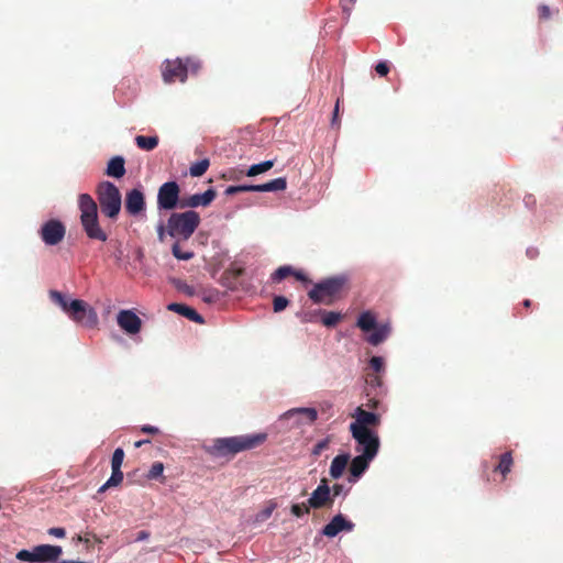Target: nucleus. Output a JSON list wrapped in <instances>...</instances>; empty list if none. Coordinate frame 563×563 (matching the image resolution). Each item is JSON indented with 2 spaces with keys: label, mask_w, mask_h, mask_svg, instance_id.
I'll return each instance as SVG.
<instances>
[{
  "label": "nucleus",
  "mask_w": 563,
  "mask_h": 563,
  "mask_svg": "<svg viewBox=\"0 0 563 563\" xmlns=\"http://www.w3.org/2000/svg\"><path fill=\"white\" fill-rule=\"evenodd\" d=\"M351 416L354 421L350 424V430H371L372 427L380 423L378 413L367 411L362 406L357 407Z\"/></svg>",
  "instance_id": "obj_13"
},
{
  "label": "nucleus",
  "mask_w": 563,
  "mask_h": 563,
  "mask_svg": "<svg viewBox=\"0 0 563 563\" xmlns=\"http://www.w3.org/2000/svg\"><path fill=\"white\" fill-rule=\"evenodd\" d=\"M66 234L65 225L56 219H51L46 221L41 230L40 236L46 245H57L59 244Z\"/></svg>",
  "instance_id": "obj_10"
},
{
  "label": "nucleus",
  "mask_w": 563,
  "mask_h": 563,
  "mask_svg": "<svg viewBox=\"0 0 563 563\" xmlns=\"http://www.w3.org/2000/svg\"><path fill=\"white\" fill-rule=\"evenodd\" d=\"M355 0H341V7L343 12L349 16L351 8Z\"/></svg>",
  "instance_id": "obj_46"
},
{
  "label": "nucleus",
  "mask_w": 563,
  "mask_h": 563,
  "mask_svg": "<svg viewBox=\"0 0 563 563\" xmlns=\"http://www.w3.org/2000/svg\"><path fill=\"white\" fill-rule=\"evenodd\" d=\"M356 325L363 332L374 331L366 340L369 344L375 346L383 343L390 333L389 324H377L376 316L369 310L364 311L358 316Z\"/></svg>",
  "instance_id": "obj_6"
},
{
  "label": "nucleus",
  "mask_w": 563,
  "mask_h": 563,
  "mask_svg": "<svg viewBox=\"0 0 563 563\" xmlns=\"http://www.w3.org/2000/svg\"><path fill=\"white\" fill-rule=\"evenodd\" d=\"M123 459L124 451L121 448L115 449L111 459V467L121 470Z\"/></svg>",
  "instance_id": "obj_37"
},
{
  "label": "nucleus",
  "mask_w": 563,
  "mask_h": 563,
  "mask_svg": "<svg viewBox=\"0 0 563 563\" xmlns=\"http://www.w3.org/2000/svg\"><path fill=\"white\" fill-rule=\"evenodd\" d=\"M166 229H167V223H166V224L159 223V224L157 225V236H158V240H159L161 242H163V241H164V239H165V234H167Z\"/></svg>",
  "instance_id": "obj_47"
},
{
  "label": "nucleus",
  "mask_w": 563,
  "mask_h": 563,
  "mask_svg": "<svg viewBox=\"0 0 563 563\" xmlns=\"http://www.w3.org/2000/svg\"><path fill=\"white\" fill-rule=\"evenodd\" d=\"M49 298L51 300L62 308V310L68 316L70 313L69 302H71L74 299L67 297L66 295L62 294L58 290H51L49 291Z\"/></svg>",
  "instance_id": "obj_25"
},
{
  "label": "nucleus",
  "mask_w": 563,
  "mask_h": 563,
  "mask_svg": "<svg viewBox=\"0 0 563 563\" xmlns=\"http://www.w3.org/2000/svg\"><path fill=\"white\" fill-rule=\"evenodd\" d=\"M162 77L165 84L186 81V69L183 66V58L166 59L162 64Z\"/></svg>",
  "instance_id": "obj_11"
},
{
  "label": "nucleus",
  "mask_w": 563,
  "mask_h": 563,
  "mask_svg": "<svg viewBox=\"0 0 563 563\" xmlns=\"http://www.w3.org/2000/svg\"><path fill=\"white\" fill-rule=\"evenodd\" d=\"M214 298H216V295H209V296H205V297H203V300H205V301H208V302H211V301H213V300H214Z\"/></svg>",
  "instance_id": "obj_57"
},
{
  "label": "nucleus",
  "mask_w": 563,
  "mask_h": 563,
  "mask_svg": "<svg viewBox=\"0 0 563 563\" xmlns=\"http://www.w3.org/2000/svg\"><path fill=\"white\" fill-rule=\"evenodd\" d=\"M48 534L56 537V538H64L66 532H65L64 528L55 527V528H51L48 530Z\"/></svg>",
  "instance_id": "obj_45"
},
{
  "label": "nucleus",
  "mask_w": 563,
  "mask_h": 563,
  "mask_svg": "<svg viewBox=\"0 0 563 563\" xmlns=\"http://www.w3.org/2000/svg\"><path fill=\"white\" fill-rule=\"evenodd\" d=\"M16 559L20 561L35 562V548L32 551L21 550L16 554Z\"/></svg>",
  "instance_id": "obj_41"
},
{
  "label": "nucleus",
  "mask_w": 563,
  "mask_h": 563,
  "mask_svg": "<svg viewBox=\"0 0 563 563\" xmlns=\"http://www.w3.org/2000/svg\"><path fill=\"white\" fill-rule=\"evenodd\" d=\"M538 14L540 20H549L551 18V10L548 5L541 4L538 8Z\"/></svg>",
  "instance_id": "obj_43"
},
{
  "label": "nucleus",
  "mask_w": 563,
  "mask_h": 563,
  "mask_svg": "<svg viewBox=\"0 0 563 563\" xmlns=\"http://www.w3.org/2000/svg\"><path fill=\"white\" fill-rule=\"evenodd\" d=\"M267 440V433L260 432L236 437L218 438L207 452L214 457H233L240 452L258 448Z\"/></svg>",
  "instance_id": "obj_1"
},
{
  "label": "nucleus",
  "mask_w": 563,
  "mask_h": 563,
  "mask_svg": "<svg viewBox=\"0 0 563 563\" xmlns=\"http://www.w3.org/2000/svg\"><path fill=\"white\" fill-rule=\"evenodd\" d=\"M122 481H123L122 471L118 470V468H112V474H111L110 478L102 486L99 487L98 493L102 494L111 487L119 486L122 483Z\"/></svg>",
  "instance_id": "obj_28"
},
{
  "label": "nucleus",
  "mask_w": 563,
  "mask_h": 563,
  "mask_svg": "<svg viewBox=\"0 0 563 563\" xmlns=\"http://www.w3.org/2000/svg\"><path fill=\"white\" fill-rule=\"evenodd\" d=\"M369 383H371L372 385H377V386H379V385H380V378H379V376L374 375L373 377H371V378H369Z\"/></svg>",
  "instance_id": "obj_55"
},
{
  "label": "nucleus",
  "mask_w": 563,
  "mask_h": 563,
  "mask_svg": "<svg viewBox=\"0 0 563 563\" xmlns=\"http://www.w3.org/2000/svg\"><path fill=\"white\" fill-rule=\"evenodd\" d=\"M331 488V496H333V499L338 496H340L343 492V485L342 484H334Z\"/></svg>",
  "instance_id": "obj_48"
},
{
  "label": "nucleus",
  "mask_w": 563,
  "mask_h": 563,
  "mask_svg": "<svg viewBox=\"0 0 563 563\" xmlns=\"http://www.w3.org/2000/svg\"><path fill=\"white\" fill-rule=\"evenodd\" d=\"M354 523L347 520L343 515L334 516L329 523L322 528V534L328 538H334L342 531H352Z\"/></svg>",
  "instance_id": "obj_17"
},
{
  "label": "nucleus",
  "mask_w": 563,
  "mask_h": 563,
  "mask_svg": "<svg viewBox=\"0 0 563 563\" xmlns=\"http://www.w3.org/2000/svg\"><path fill=\"white\" fill-rule=\"evenodd\" d=\"M210 162L208 158H203L195 164H192L189 168V173L192 177L202 176L209 168Z\"/></svg>",
  "instance_id": "obj_31"
},
{
  "label": "nucleus",
  "mask_w": 563,
  "mask_h": 563,
  "mask_svg": "<svg viewBox=\"0 0 563 563\" xmlns=\"http://www.w3.org/2000/svg\"><path fill=\"white\" fill-rule=\"evenodd\" d=\"M118 325L128 334H137L142 329L141 318L130 309L119 311L117 316Z\"/></svg>",
  "instance_id": "obj_15"
},
{
  "label": "nucleus",
  "mask_w": 563,
  "mask_h": 563,
  "mask_svg": "<svg viewBox=\"0 0 563 563\" xmlns=\"http://www.w3.org/2000/svg\"><path fill=\"white\" fill-rule=\"evenodd\" d=\"M339 106H340V99L336 100L334 110H333V117H332V125L339 124Z\"/></svg>",
  "instance_id": "obj_50"
},
{
  "label": "nucleus",
  "mask_w": 563,
  "mask_h": 563,
  "mask_svg": "<svg viewBox=\"0 0 563 563\" xmlns=\"http://www.w3.org/2000/svg\"><path fill=\"white\" fill-rule=\"evenodd\" d=\"M318 418V412L314 408H292L280 416V420H294V424L299 427L301 424H311Z\"/></svg>",
  "instance_id": "obj_14"
},
{
  "label": "nucleus",
  "mask_w": 563,
  "mask_h": 563,
  "mask_svg": "<svg viewBox=\"0 0 563 563\" xmlns=\"http://www.w3.org/2000/svg\"><path fill=\"white\" fill-rule=\"evenodd\" d=\"M333 496L327 478L320 481L319 486L312 492L308 505L313 509L329 508L333 505Z\"/></svg>",
  "instance_id": "obj_12"
},
{
  "label": "nucleus",
  "mask_w": 563,
  "mask_h": 563,
  "mask_svg": "<svg viewBox=\"0 0 563 563\" xmlns=\"http://www.w3.org/2000/svg\"><path fill=\"white\" fill-rule=\"evenodd\" d=\"M142 432L144 433H151V434H156L159 432L158 428L156 427H153V426H144L142 428Z\"/></svg>",
  "instance_id": "obj_51"
},
{
  "label": "nucleus",
  "mask_w": 563,
  "mask_h": 563,
  "mask_svg": "<svg viewBox=\"0 0 563 563\" xmlns=\"http://www.w3.org/2000/svg\"><path fill=\"white\" fill-rule=\"evenodd\" d=\"M80 209V222L87 236L91 240L106 242L107 232L100 227L98 219V206L88 194H81L78 198Z\"/></svg>",
  "instance_id": "obj_2"
},
{
  "label": "nucleus",
  "mask_w": 563,
  "mask_h": 563,
  "mask_svg": "<svg viewBox=\"0 0 563 563\" xmlns=\"http://www.w3.org/2000/svg\"><path fill=\"white\" fill-rule=\"evenodd\" d=\"M356 442L355 451L368 457H375L379 450L378 434L373 430H350Z\"/></svg>",
  "instance_id": "obj_8"
},
{
  "label": "nucleus",
  "mask_w": 563,
  "mask_h": 563,
  "mask_svg": "<svg viewBox=\"0 0 563 563\" xmlns=\"http://www.w3.org/2000/svg\"><path fill=\"white\" fill-rule=\"evenodd\" d=\"M246 191H252L251 185L229 186L224 192H225V195L230 196V195H234L238 192H246Z\"/></svg>",
  "instance_id": "obj_42"
},
{
  "label": "nucleus",
  "mask_w": 563,
  "mask_h": 563,
  "mask_svg": "<svg viewBox=\"0 0 563 563\" xmlns=\"http://www.w3.org/2000/svg\"><path fill=\"white\" fill-rule=\"evenodd\" d=\"M148 440H140L134 443L135 448H141L143 444L148 443Z\"/></svg>",
  "instance_id": "obj_56"
},
{
  "label": "nucleus",
  "mask_w": 563,
  "mask_h": 563,
  "mask_svg": "<svg viewBox=\"0 0 563 563\" xmlns=\"http://www.w3.org/2000/svg\"><path fill=\"white\" fill-rule=\"evenodd\" d=\"M341 314L334 311H322V324L331 328L336 325V323L341 320Z\"/></svg>",
  "instance_id": "obj_33"
},
{
  "label": "nucleus",
  "mask_w": 563,
  "mask_h": 563,
  "mask_svg": "<svg viewBox=\"0 0 563 563\" xmlns=\"http://www.w3.org/2000/svg\"><path fill=\"white\" fill-rule=\"evenodd\" d=\"M512 464V454L508 451L499 456V463L495 466L494 472H498L503 477H506V475L511 471Z\"/></svg>",
  "instance_id": "obj_26"
},
{
  "label": "nucleus",
  "mask_w": 563,
  "mask_h": 563,
  "mask_svg": "<svg viewBox=\"0 0 563 563\" xmlns=\"http://www.w3.org/2000/svg\"><path fill=\"white\" fill-rule=\"evenodd\" d=\"M294 268L291 266H280L272 274V280L279 283L288 276H291Z\"/></svg>",
  "instance_id": "obj_34"
},
{
  "label": "nucleus",
  "mask_w": 563,
  "mask_h": 563,
  "mask_svg": "<svg viewBox=\"0 0 563 563\" xmlns=\"http://www.w3.org/2000/svg\"><path fill=\"white\" fill-rule=\"evenodd\" d=\"M310 508H311V507L308 505V501H307V503H301V504H294V505H291V507H290V512H291L295 517L300 518V517H302L303 515L309 514Z\"/></svg>",
  "instance_id": "obj_36"
},
{
  "label": "nucleus",
  "mask_w": 563,
  "mask_h": 563,
  "mask_svg": "<svg viewBox=\"0 0 563 563\" xmlns=\"http://www.w3.org/2000/svg\"><path fill=\"white\" fill-rule=\"evenodd\" d=\"M217 192L213 189H208L203 194H195L189 197H184L180 200V209L207 207L216 198Z\"/></svg>",
  "instance_id": "obj_18"
},
{
  "label": "nucleus",
  "mask_w": 563,
  "mask_h": 563,
  "mask_svg": "<svg viewBox=\"0 0 563 563\" xmlns=\"http://www.w3.org/2000/svg\"><path fill=\"white\" fill-rule=\"evenodd\" d=\"M183 66L186 69V78L189 74L197 75L202 68L201 60L196 56H188L183 58Z\"/></svg>",
  "instance_id": "obj_27"
},
{
  "label": "nucleus",
  "mask_w": 563,
  "mask_h": 563,
  "mask_svg": "<svg viewBox=\"0 0 563 563\" xmlns=\"http://www.w3.org/2000/svg\"><path fill=\"white\" fill-rule=\"evenodd\" d=\"M378 404L379 401L377 399H369L366 404V407H368L369 409H376L378 407Z\"/></svg>",
  "instance_id": "obj_53"
},
{
  "label": "nucleus",
  "mask_w": 563,
  "mask_h": 563,
  "mask_svg": "<svg viewBox=\"0 0 563 563\" xmlns=\"http://www.w3.org/2000/svg\"><path fill=\"white\" fill-rule=\"evenodd\" d=\"M289 300L284 296H276L273 300V309L275 312H280L288 306Z\"/></svg>",
  "instance_id": "obj_38"
},
{
  "label": "nucleus",
  "mask_w": 563,
  "mask_h": 563,
  "mask_svg": "<svg viewBox=\"0 0 563 563\" xmlns=\"http://www.w3.org/2000/svg\"><path fill=\"white\" fill-rule=\"evenodd\" d=\"M291 276H294L297 280H300L302 283H310L309 278L300 271L294 269V273Z\"/></svg>",
  "instance_id": "obj_49"
},
{
  "label": "nucleus",
  "mask_w": 563,
  "mask_h": 563,
  "mask_svg": "<svg viewBox=\"0 0 563 563\" xmlns=\"http://www.w3.org/2000/svg\"><path fill=\"white\" fill-rule=\"evenodd\" d=\"M273 166H274L273 161H265L260 164H254L249 168V170L246 172V175L249 177L257 176L262 173L269 170Z\"/></svg>",
  "instance_id": "obj_30"
},
{
  "label": "nucleus",
  "mask_w": 563,
  "mask_h": 563,
  "mask_svg": "<svg viewBox=\"0 0 563 563\" xmlns=\"http://www.w3.org/2000/svg\"><path fill=\"white\" fill-rule=\"evenodd\" d=\"M273 509H274V507H268V508L264 509V510L262 511V517H263V518H268V517H271V515H272V512H273Z\"/></svg>",
  "instance_id": "obj_54"
},
{
  "label": "nucleus",
  "mask_w": 563,
  "mask_h": 563,
  "mask_svg": "<svg viewBox=\"0 0 563 563\" xmlns=\"http://www.w3.org/2000/svg\"><path fill=\"white\" fill-rule=\"evenodd\" d=\"M97 198L101 212L110 219H117L122 205L119 188L110 181H102L97 187Z\"/></svg>",
  "instance_id": "obj_5"
},
{
  "label": "nucleus",
  "mask_w": 563,
  "mask_h": 563,
  "mask_svg": "<svg viewBox=\"0 0 563 563\" xmlns=\"http://www.w3.org/2000/svg\"><path fill=\"white\" fill-rule=\"evenodd\" d=\"M375 457H368L366 455L360 454L352 459L349 467L350 476L349 482L355 483L357 479L365 473V471L368 468L369 463Z\"/></svg>",
  "instance_id": "obj_19"
},
{
  "label": "nucleus",
  "mask_w": 563,
  "mask_h": 563,
  "mask_svg": "<svg viewBox=\"0 0 563 563\" xmlns=\"http://www.w3.org/2000/svg\"><path fill=\"white\" fill-rule=\"evenodd\" d=\"M150 538V532L145 530H141L137 532L135 541H143Z\"/></svg>",
  "instance_id": "obj_52"
},
{
  "label": "nucleus",
  "mask_w": 563,
  "mask_h": 563,
  "mask_svg": "<svg viewBox=\"0 0 563 563\" xmlns=\"http://www.w3.org/2000/svg\"><path fill=\"white\" fill-rule=\"evenodd\" d=\"M125 210L131 216H139L145 210V197L141 189L133 188L125 195Z\"/></svg>",
  "instance_id": "obj_16"
},
{
  "label": "nucleus",
  "mask_w": 563,
  "mask_h": 563,
  "mask_svg": "<svg viewBox=\"0 0 563 563\" xmlns=\"http://www.w3.org/2000/svg\"><path fill=\"white\" fill-rule=\"evenodd\" d=\"M522 305H523L526 308H529V307L531 306V300L526 299V300H523Z\"/></svg>",
  "instance_id": "obj_58"
},
{
  "label": "nucleus",
  "mask_w": 563,
  "mask_h": 563,
  "mask_svg": "<svg viewBox=\"0 0 563 563\" xmlns=\"http://www.w3.org/2000/svg\"><path fill=\"white\" fill-rule=\"evenodd\" d=\"M201 222L200 216L194 210L173 212L167 220V234L176 241H187Z\"/></svg>",
  "instance_id": "obj_3"
},
{
  "label": "nucleus",
  "mask_w": 563,
  "mask_h": 563,
  "mask_svg": "<svg viewBox=\"0 0 563 563\" xmlns=\"http://www.w3.org/2000/svg\"><path fill=\"white\" fill-rule=\"evenodd\" d=\"M369 368L373 369L376 374L384 371V360L380 356H373L369 360Z\"/></svg>",
  "instance_id": "obj_39"
},
{
  "label": "nucleus",
  "mask_w": 563,
  "mask_h": 563,
  "mask_svg": "<svg viewBox=\"0 0 563 563\" xmlns=\"http://www.w3.org/2000/svg\"><path fill=\"white\" fill-rule=\"evenodd\" d=\"M180 187L176 181L164 183L157 192V207L159 210H174L180 208Z\"/></svg>",
  "instance_id": "obj_9"
},
{
  "label": "nucleus",
  "mask_w": 563,
  "mask_h": 563,
  "mask_svg": "<svg viewBox=\"0 0 563 563\" xmlns=\"http://www.w3.org/2000/svg\"><path fill=\"white\" fill-rule=\"evenodd\" d=\"M347 278L343 275L333 276L316 284L308 296L314 303L331 305L345 286Z\"/></svg>",
  "instance_id": "obj_4"
},
{
  "label": "nucleus",
  "mask_w": 563,
  "mask_h": 563,
  "mask_svg": "<svg viewBox=\"0 0 563 563\" xmlns=\"http://www.w3.org/2000/svg\"><path fill=\"white\" fill-rule=\"evenodd\" d=\"M287 187L286 178L279 177L262 185H251L252 191L268 192L282 191Z\"/></svg>",
  "instance_id": "obj_24"
},
{
  "label": "nucleus",
  "mask_w": 563,
  "mask_h": 563,
  "mask_svg": "<svg viewBox=\"0 0 563 563\" xmlns=\"http://www.w3.org/2000/svg\"><path fill=\"white\" fill-rule=\"evenodd\" d=\"M181 241H175L172 246L173 255L179 261H189L195 256L192 251H183L180 246Z\"/></svg>",
  "instance_id": "obj_32"
},
{
  "label": "nucleus",
  "mask_w": 563,
  "mask_h": 563,
  "mask_svg": "<svg viewBox=\"0 0 563 563\" xmlns=\"http://www.w3.org/2000/svg\"><path fill=\"white\" fill-rule=\"evenodd\" d=\"M135 143L137 147H140L143 151H153L158 145V137L137 135L135 137Z\"/></svg>",
  "instance_id": "obj_29"
},
{
  "label": "nucleus",
  "mask_w": 563,
  "mask_h": 563,
  "mask_svg": "<svg viewBox=\"0 0 563 563\" xmlns=\"http://www.w3.org/2000/svg\"><path fill=\"white\" fill-rule=\"evenodd\" d=\"M70 313L69 319L74 322L86 327L95 328L98 324V314L96 310L81 299H74L69 302Z\"/></svg>",
  "instance_id": "obj_7"
},
{
  "label": "nucleus",
  "mask_w": 563,
  "mask_h": 563,
  "mask_svg": "<svg viewBox=\"0 0 563 563\" xmlns=\"http://www.w3.org/2000/svg\"><path fill=\"white\" fill-rule=\"evenodd\" d=\"M330 445V439L325 438L319 441L312 449V455L319 456L324 450H327Z\"/></svg>",
  "instance_id": "obj_40"
},
{
  "label": "nucleus",
  "mask_w": 563,
  "mask_h": 563,
  "mask_svg": "<svg viewBox=\"0 0 563 563\" xmlns=\"http://www.w3.org/2000/svg\"><path fill=\"white\" fill-rule=\"evenodd\" d=\"M125 162L122 156L112 157L107 165L106 175L109 177L121 178L125 175Z\"/></svg>",
  "instance_id": "obj_23"
},
{
  "label": "nucleus",
  "mask_w": 563,
  "mask_h": 563,
  "mask_svg": "<svg viewBox=\"0 0 563 563\" xmlns=\"http://www.w3.org/2000/svg\"><path fill=\"white\" fill-rule=\"evenodd\" d=\"M375 70L379 76H386L389 73V66L386 62H379L375 66Z\"/></svg>",
  "instance_id": "obj_44"
},
{
  "label": "nucleus",
  "mask_w": 563,
  "mask_h": 563,
  "mask_svg": "<svg viewBox=\"0 0 563 563\" xmlns=\"http://www.w3.org/2000/svg\"><path fill=\"white\" fill-rule=\"evenodd\" d=\"M167 309L169 311L177 312L196 323L202 324L205 322L203 318L194 308L187 305L173 302L167 306Z\"/></svg>",
  "instance_id": "obj_21"
},
{
  "label": "nucleus",
  "mask_w": 563,
  "mask_h": 563,
  "mask_svg": "<svg viewBox=\"0 0 563 563\" xmlns=\"http://www.w3.org/2000/svg\"><path fill=\"white\" fill-rule=\"evenodd\" d=\"M350 457L351 456L349 453H343V454L336 455L332 460L330 470H329V474L333 479H338L343 475V473L345 472L346 466L350 462Z\"/></svg>",
  "instance_id": "obj_22"
},
{
  "label": "nucleus",
  "mask_w": 563,
  "mask_h": 563,
  "mask_svg": "<svg viewBox=\"0 0 563 563\" xmlns=\"http://www.w3.org/2000/svg\"><path fill=\"white\" fill-rule=\"evenodd\" d=\"M62 547L41 544L35 547V562H55L62 554Z\"/></svg>",
  "instance_id": "obj_20"
},
{
  "label": "nucleus",
  "mask_w": 563,
  "mask_h": 563,
  "mask_svg": "<svg viewBox=\"0 0 563 563\" xmlns=\"http://www.w3.org/2000/svg\"><path fill=\"white\" fill-rule=\"evenodd\" d=\"M164 472V464L162 462H155L152 464L146 477L148 479H156L158 477H162V483H164L165 477L163 476Z\"/></svg>",
  "instance_id": "obj_35"
}]
</instances>
